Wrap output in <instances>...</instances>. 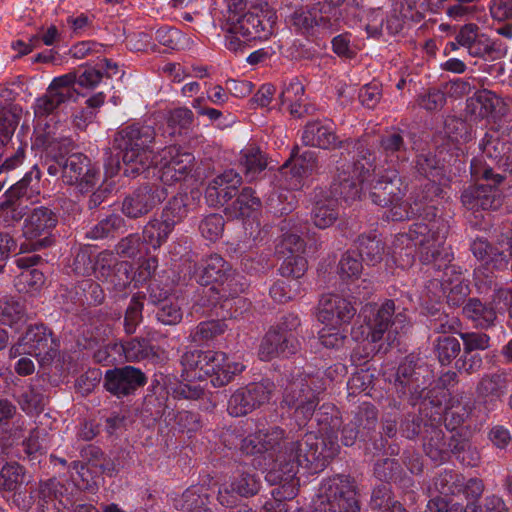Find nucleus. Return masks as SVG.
<instances>
[{"instance_id": "1", "label": "nucleus", "mask_w": 512, "mask_h": 512, "mask_svg": "<svg viewBox=\"0 0 512 512\" xmlns=\"http://www.w3.org/2000/svg\"><path fill=\"white\" fill-rule=\"evenodd\" d=\"M375 159L373 152L361 149L354 162L337 167L332 182L334 192L350 202L359 199L364 188H370L374 204L390 209L405 206L408 185L395 167L385 169L377 165Z\"/></svg>"}, {"instance_id": "2", "label": "nucleus", "mask_w": 512, "mask_h": 512, "mask_svg": "<svg viewBox=\"0 0 512 512\" xmlns=\"http://www.w3.org/2000/svg\"><path fill=\"white\" fill-rule=\"evenodd\" d=\"M340 446L335 437L328 440L319 438L314 432H308L296 441L286 442L277 451L271 470L266 479L273 483L289 482L298 472L299 467L311 473L322 471L328 461L336 456Z\"/></svg>"}, {"instance_id": "3", "label": "nucleus", "mask_w": 512, "mask_h": 512, "mask_svg": "<svg viewBox=\"0 0 512 512\" xmlns=\"http://www.w3.org/2000/svg\"><path fill=\"white\" fill-rule=\"evenodd\" d=\"M448 232L447 221L437 220L431 224L413 223L407 233L397 238V242L403 244L405 241H412L419 247L421 263L433 265L436 270L444 269L440 283L445 280L455 283V279L463 281L464 277L461 267L449 264L453 254L450 248L445 246Z\"/></svg>"}, {"instance_id": "4", "label": "nucleus", "mask_w": 512, "mask_h": 512, "mask_svg": "<svg viewBox=\"0 0 512 512\" xmlns=\"http://www.w3.org/2000/svg\"><path fill=\"white\" fill-rule=\"evenodd\" d=\"M47 156V172L51 176L61 173L62 181L67 185H76L81 193L94 190L101 179L100 170L82 153L65 154L73 148V141L68 137L46 136L43 141Z\"/></svg>"}, {"instance_id": "5", "label": "nucleus", "mask_w": 512, "mask_h": 512, "mask_svg": "<svg viewBox=\"0 0 512 512\" xmlns=\"http://www.w3.org/2000/svg\"><path fill=\"white\" fill-rule=\"evenodd\" d=\"M155 139V128L141 123L125 125L115 133L113 147L122 153L126 176L136 177L153 166Z\"/></svg>"}, {"instance_id": "6", "label": "nucleus", "mask_w": 512, "mask_h": 512, "mask_svg": "<svg viewBox=\"0 0 512 512\" xmlns=\"http://www.w3.org/2000/svg\"><path fill=\"white\" fill-rule=\"evenodd\" d=\"M325 390V383L318 374L293 371L283 392L282 404L294 409V417L299 426H304L312 418L319 404V395Z\"/></svg>"}, {"instance_id": "7", "label": "nucleus", "mask_w": 512, "mask_h": 512, "mask_svg": "<svg viewBox=\"0 0 512 512\" xmlns=\"http://www.w3.org/2000/svg\"><path fill=\"white\" fill-rule=\"evenodd\" d=\"M366 324V338L373 343L383 339L393 342L396 336L405 332L409 327V320L405 311L396 310L394 300L387 299L382 304L368 303L364 305L359 314Z\"/></svg>"}, {"instance_id": "8", "label": "nucleus", "mask_w": 512, "mask_h": 512, "mask_svg": "<svg viewBox=\"0 0 512 512\" xmlns=\"http://www.w3.org/2000/svg\"><path fill=\"white\" fill-rule=\"evenodd\" d=\"M196 281L202 286H210L219 300L234 298L245 290L243 277L236 273L232 266L219 254L208 256L196 272Z\"/></svg>"}, {"instance_id": "9", "label": "nucleus", "mask_w": 512, "mask_h": 512, "mask_svg": "<svg viewBox=\"0 0 512 512\" xmlns=\"http://www.w3.org/2000/svg\"><path fill=\"white\" fill-rule=\"evenodd\" d=\"M356 496V483L350 476L337 475L323 480L313 502V512H359Z\"/></svg>"}, {"instance_id": "10", "label": "nucleus", "mask_w": 512, "mask_h": 512, "mask_svg": "<svg viewBox=\"0 0 512 512\" xmlns=\"http://www.w3.org/2000/svg\"><path fill=\"white\" fill-rule=\"evenodd\" d=\"M57 224L58 215L52 208H33L24 219L22 232L26 242L20 244L19 253L29 254L51 247L55 242L52 232Z\"/></svg>"}, {"instance_id": "11", "label": "nucleus", "mask_w": 512, "mask_h": 512, "mask_svg": "<svg viewBox=\"0 0 512 512\" xmlns=\"http://www.w3.org/2000/svg\"><path fill=\"white\" fill-rule=\"evenodd\" d=\"M439 182L428 181L415 189L410 201L405 206H398L395 209H389L386 212V219L391 221H404L412 216H420L428 222L420 221L419 223L431 224L437 220L446 221L443 218H436L438 199L442 198L443 189Z\"/></svg>"}, {"instance_id": "12", "label": "nucleus", "mask_w": 512, "mask_h": 512, "mask_svg": "<svg viewBox=\"0 0 512 512\" xmlns=\"http://www.w3.org/2000/svg\"><path fill=\"white\" fill-rule=\"evenodd\" d=\"M158 169L159 180L162 186H170L186 179L194 166V156L189 152L181 151L177 146L163 148L154 157V163Z\"/></svg>"}, {"instance_id": "13", "label": "nucleus", "mask_w": 512, "mask_h": 512, "mask_svg": "<svg viewBox=\"0 0 512 512\" xmlns=\"http://www.w3.org/2000/svg\"><path fill=\"white\" fill-rule=\"evenodd\" d=\"M273 390L274 384L268 379L238 388L228 399L229 415L241 417L251 413L270 400Z\"/></svg>"}, {"instance_id": "14", "label": "nucleus", "mask_w": 512, "mask_h": 512, "mask_svg": "<svg viewBox=\"0 0 512 512\" xmlns=\"http://www.w3.org/2000/svg\"><path fill=\"white\" fill-rule=\"evenodd\" d=\"M167 196L168 191L161 184H142L124 198L122 213L131 219L143 217L163 202Z\"/></svg>"}, {"instance_id": "15", "label": "nucleus", "mask_w": 512, "mask_h": 512, "mask_svg": "<svg viewBox=\"0 0 512 512\" xmlns=\"http://www.w3.org/2000/svg\"><path fill=\"white\" fill-rule=\"evenodd\" d=\"M245 365L239 361H230L227 354L221 351H204L200 373L194 377L211 376L214 387H223L229 384L236 375L242 373Z\"/></svg>"}, {"instance_id": "16", "label": "nucleus", "mask_w": 512, "mask_h": 512, "mask_svg": "<svg viewBox=\"0 0 512 512\" xmlns=\"http://www.w3.org/2000/svg\"><path fill=\"white\" fill-rule=\"evenodd\" d=\"M70 76H59L52 80L46 93L37 98L33 109L36 117H47L62 104L75 102L79 96L76 89L71 87Z\"/></svg>"}, {"instance_id": "17", "label": "nucleus", "mask_w": 512, "mask_h": 512, "mask_svg": "<svg viewBox=\"0 0 512 512\" xmlns=\"http://www.w3.org/2000/svg\"><path fill=\"white\" fill-rule=\"evenodd\" d=\"M327 11L323 12L325 17L320 18L319 24L315 27V33L338 31L343 24L352 27L360 22L365 13L361 0H349L342 6H325Z\"/></svg>"}, {"instance_id": "18", "label": "nucleus", "mask_w": 512, "mask_h": 512, "mask_svg": "<svg viewBox=\"0 0 512 512\" xmlns=\"http://www.w3.org/2000/svg\"><path fill=\"white\" fill-rule=\"evenodd\" d=\"M128 267L127 262H119L113 253L105 251L98 254L92 273L102 283L121 291L131 281Z\"/></svg>"}, {"instance_id": "19", "label": "nucleus", "mask_w": 512, "mask_h": 512, "mask_svg": "<svg viewBox=\"0 0 512 512\" xmlns=\"http://www.w3.org/2000/svg\"><path fill=\"white\" fill-rule=\"evenodd\" d=\"M146 383V375L133 366L109 369L104 376V387L117 397L128 396Z\"/></svg>"}, {"instance_id": "20", "label": "nucleus", "mask_w": 512, "mask_h": 512, "mask_svg": "<svg viewBox=\"0 0 512 512\" xmlns=\"http://www.w3.org/2000/svg\"><path fill=\"white\" fill-rule=\"evenodd\" d=\"M260 480L255 473L237 470L230 482L224 483L218 490L217 499L222 506L235 505L237 496L250 497L258 493Z\"/></svg>"}, {"instance_id": "21", "label": "nucleus", "mask_w": 512, "mask_h": 512, "mask_svg": "<svg viewBox=\"0 0 512 512\" xmlns=\"http://www.w3.org/2000/svg\"><path fill=\"white\" fill-rule=\"evenodd\" d=\"M357 309L348 299L337 294L323 295L319 302L318 319L326 326L349 324Z\"/></svg>"}, {"instance_id": "22", "label": "nucleus", "mask_w": 512, "mask_h": 512, "mask_svg": "<svg viewBox=\"0 0 512 512\" xmlns=\"http://www.w3.org/2000/svg\"><path fill=\"white\" fill-rule=\"evenodd\" d=\"M231 31L239 33L245 40H266L273 33L274 21L258 13L247 12L243 15L229 17Z\"/></svg>"}, {"instance_id": "23", "label": "nucleus", "mask_w": 512, "mask_h": 512, "mask_svg": "<svg viewBox=\"0 0 512 512\" xmlns=\"http://www.w3.org/2000/svg\"><path fill=\"white\" fill-rule=\"evenodd\" d=\"M299 349L300 342L295 335L283 334L271 327L260 343L258 354L261 360L270 361L296 354Z\"/></svg>"}, {"instance_id": "24", "label": "nucleus", "mask_w": 512, "mask_h": 512, "mask_svg": "<svg viewBox=\"0 0 512 512\" xmlns=\"http://www.w3.org/2000/svg\"><path fill=\"white\" fill-rule=\"evenodd\" d=\"M242 183V177L234 170H226L213 178L205 191V199L209 206H224L236 195Z\"/></svg>"}, {"instance_id": "25", "label": "nucleus", "mask_w": 512, "mask_h": 512, "mask_svg": "<svg viewBox=\"0 0 512 512\" xmlns=\"http://www.w3.org/2000/svg\"><path fill=\"white\" fill-rule=\"evenodd\" d=\"M338 197L331 186L330 191L318 188L314 191V206L311 211V220L319 229L330 227L338 218Z\"/></svg>"}, {"instance_id": "26", "label": "nucleus", "mask_w": 512, "mask_h": 512, "mask_svg": "<svg viewBox=\"0 0 512 512\" xmlns=\"http://www.w3.org/2000/svg\"><path fill=\"white\" fill-rule=\"evenodd\" d=\"M407 134L403 129L391 127L379 137V152L391 167L409 159V145L405 141Z\"/></svg>"}, {"instance_id": "27", "label": "nucleus", "mask_w": 512, "mask_h": 512, "mask_svg": "<svg viewBox=\"0 0 512 512\" xmlns=\"http://www.w3.org/2000/svg\"><path fill=\"white\" fill-rule=\"evenodd\" d=\"M461 202L466 209L473 212L496 210L502 205L500 190L484 184L466 188L461 194Z\"/></svg>"}, {"instance_id": "28", "label": "nucleus", "mask_w": 512, "mask_h": 512, "mask_svg": "<svg viewBox=\"0 0 512 512\" xmlns=\"http://www.w3.org/2000/svg\"><path fill=\"white\" fill-rule=\"evenodd\" d=\"M301 141L305 146L325 150L344 147L335 134L332 125L320 120L311 121L305 125Z\"/></svg>"}, {"instance_id": "29", "label": "nucleus", "mask_w": 512, "mask_h": 512, "mask_svg": "<svg viewBox=\"0 0 512 512\" xmlns=\"http://www.w3.org/2000/svg\"><path fill=\"white\" fill-rule=\"evenodd\" d=\"M345 0H320L306 8H300L292 14V24L303 34L314 35L315 27L319 20L325 17L327 9L325 6H342Z\"/></svg>"}, {"instance_id": "30", "label": "nucleus", "mask_w": 512, "mask_h": 512, "mask_svg": "<svg viewBox=\"0 0 512 512\" xmlns=\"http://www.w3.org/2000/svg\"><path fill=\"white\" fill-rule=\"evenodd\" d=\"M284 430L280 427H272L267 430H259L245 437L241 442V450L246 454H260L279 450L283 447Z\"/></svg>"}, {"instance_id": "31", "label": "nucleus", "mask_w": 512, "mask_h": 512, "mask_svg": "<svg viewBox=\"0 0 512 512\" xmlns=\"http://www.w3.org/2000/svg\"><path fill=\"white\" fill-rule=\"evenodd\" d=\"M442 417L438 413V419L424 424L423 448L426 455L434 462H444L449 457V445L445 440L444 431L439 423Z\"/></svg>"}, {"instance_id": "32", "label": "nucleus", "mask_w": 512, "mask_h": 512, "mask_svg": "<svg viewBox=\"0 0 512 512\" xmlns=\"http://www.w3.org/2000/svg\"><path fill=\"white\" fill-rule=\"evenodd\" d=\"M22 338L28 348V355L42 359H51L56 355L57 345L43 324L30 326Z\"/></svg>"}, {"instance_id": "33", "label": "nucleus", "mask_w": 512, "mask_h": 512, "mask_svg": "<svg viewBox=\"0 0 512 512\" xmlns=\"http://www.w3.org/2000/svg\"><path fill=\"white\" fill-rule=\"evenodd\" d=\"M279 98L283 105L288 106L290 114L295 118H302L314 110L313 106L307 103L304 85L297 77L284 83Z\"/></svg>"}, {"instance_id": "34", "label": "nucleus", "mask_w": 512, "mask_h": 512, "mask_svg": "<svg viewBox=\"0 0 512 512\" xmlns=\"http://www.w3.org/2000/svg\"><path fill=\"white\" fill-rule=\"evenodd\" d=\"M455 40L467 49L472 57L484 58L493 51V43L490 38L479 32L478 25L468 23L463 25L457 33Z\"/></svg>"}, {"instance_id": "35", "label": "nucleus", "mask_w": 512, "mask_h": 512, "mask_svg": "<svg viewBox=\"0 0 512 512\" xmlns=\"http://www.w3.org/2000/svg\"><path fill=\"white\" fill-rule=\"evenodd\" d=\"M299 146L291 150L290 158L285 162L284 167H290V174L293 182L290 184L293 189H300L303 179L309 177L317 168V157L315 152L305 150L299 154Z\"/></svg>"}, {"instance_id": "36", "label": "nucleus", "mask_w": 512, "mask_h": 512, "mask_svg": "<svg viewBox=\"0 0 512 512\" xmlns=\"http://www.w3.org/2000/svg\"><path fill=\"white\" fill-rule=\"evenodd\" d=\"M508 390V374L497 371L484 374L476 386V393L484 402H494L501 399Z\"/></svg>"}, {"instance_id": "37", "label": "nucleus", "mask_w": 512, "mask_h": 512, "mask_svg": "<svg viewBox=\"0 0 512 512\" xmlns=\"http://www.w3.org/2000/svg\"><path fill=\"white\" fill-rule=\"evenodd\" d=\"M125 358L129 362L151 361L158 363L164 359L163 350L152 345L147 339L133 338L122 345Z\"/></svg>"}, {"instance_id": "38", "label": "nucleus", "mask_w": 512, "mask_h": 512, "mask_svg": "<svg viewBox=\"0 0 512 512\" xmlns=\"http://www.w3.org/2000/svg\"><path fill=\"white\" fill-rule=\"evenodd\" d=\"M268 165V158L258 146L248 145L240 151L239 168L248 181H253Z\"/></svg>"}, {"instance_id": "39", "label": "nucleus", "mask_w": 512, "mask_h": 512, "mask_svg": "<svg viewBox=\"0 0 512 512\" xmlns=\"http://www.w3.org/2000/svg\"><path fill=\"white\" fill-rule=\"evenodd\" d=\"M463 313L480 328L493 326L497 319L496 308L491 303H484L478 298H470L463 307Z\"/></svg>"}, {"instance_id": "40", "label": "nucleus", "mask_w": 512, "mask_h": 512, "mask_svg": "<svg viewBox=\"0 0 512 512\" xmlns=\"http://www.w3.org/2000/svg\"><path fill=\"white\" fill-rule=\"evenodd\" d=\"M174 228L175 226L161 215L159 218H152L142 230L143 241L154 250H157L168 241Z\"/></svg>"}, {"instance_id": "41", "label": "nucleus", "mask_w": 512, "mask_h": 512, "mask_svg": "<svg viewBox=\"0 0 512 512\" xmlns=\"http://www.w3.org/2000/svg\"><path fill=\"white\" fill-rule=\"evenodd\" d=\"M316 420L319 425L321 438L328 440L329 436L338 440V431L342 425V419L338 408L331 403H324L316 413Z\"/></svg>"}, {"instance_id": "42", "label": "nucleus", "mask_w": 512, "mask_h": 512, "mask_svg": "<svg viewBox=\"0 0 512 512\" xmlns=\"http://www.w3.org/2000/svg\"><path fill=\"white\" fill-rule=\"evenodd\" d=\"M415 169L419 174L428 178L429 181L439 182L440 184L450 182L445 166L430 152L416 156Z\"/></svg>"}, {"instance_id": "43", "label": "nucleus", "mask_w": 512, "mask_h": 512, "mask_svg": "<svg viewBox=\"0 0 512 512\" xmlns=\"http://www.w3.org/2000/svg\"><path fill=\"white\" fill-rule=\"evenodd\" d=\"M500 102V98L494 92L482 89L467 100V107L472 115L484 119L495 112Z\"/></svg>"}, {"instance_id": "44", "label": "nucleus", "mask_w": 512, "mask_h": 512, "mask_svg": "<svg viewBox=\"0 0 512 512\" xmlns=\"http://www.w3.org/2000/svg\"><path fill=\"white\" fill-rule=\"evenodd\" d=\"M471 251L478 260L484 262L483 266H491L494 269H502L507 266V256L491 246L485 239L474 240L471 244Z\"/></svg>"}, {"instance_id": "45", "label": "nucleus", "mask_w": 512, "mask_h": 512, "mask_svg": "<svg viewBox=\"0 0 512 512\" xmlns=\"http://www.w3.org/2000/svg\"><path fill=\"white\" fill-rule=\"evenodd\" d=\"M261 206L260 199L254 195L250 187H245L238 194L235 201L225 208V213L231 218L249 217Z\"/></svg>"}, {"instance_id": "46", "label": "nucleus", "mask_w": 512, "mask_h": 512, "mask_svg": "<svg viewBox=\"0 0 512 512\" xmlns=\"http://www.w3.org/2000/svg\"><path fill=\"white\" fill-rule=\"evenodd\" d=\"M193 197L185 192L173 196L161 212V216L176 226L188 215Z\"/></svg>"}, {"instance_id": "47", "label": "nucleus", "mask_w": 512, "mask_h": 512, "mask_svg": "<svg viewBox=\"0 0 512 512\" xmlns=\"http://www.w3.org/2000/svg\"><path fill=\"white\" fill-rule=\"evenodd\" d=\"M357 248L362 260L371 265L381 262L385 251L384 244L376 233L360 235L357 240Z\"/></svg>"}, {"instance_id": "48", "label": "nucleus", "mask_w": 512, "mask_h": 512, "mask_svg": "<svg viewBox=\"0 0 512 512\" xmlns=\"http://www.w3.org/2000/svg\"><path fill=\"white\" fill-rule=\"evenodd\" d=\"M40 179L41 172L35 165L21 180L12 185L7 191L11 192L12 196L15 194L20 195L25 198L26 201L33 203L34 198L40 194Z\"/></svg>"}, {"instance_id": "49", "label": "nucleus", "mask_w": 512, "mask_h": 512, "mask_svg": "<svg viewBox=\"0 0 512 512\" xmlns=\"http://www.w3.org/2000/svg\"><path fill=\"white\" fill-rule=\"evenodd\" d=\"M209 504V496L203 487L192 486L186 489L180 496L173 499V505L177 510L195 512Z\"/></svg>"}, {"instance_id": "50", "label": "nucleus", "mask_w": 512, "mask_h": 512, "mask_svg": "<svg viewBox=\"0 0 512 512\" xmlns=\"http://www.w3.org/2000/svg\"><path fill=\"white\" fill-rule=\"evenodd\" d=\"M26 311L24 304L13 297H4L0 299V323L13 327L14 325L24 323Z\"/></svg>"}, {"instance_id": "51", "label": "nucleus", "mask_w": 512, "mask_h": 512, "mask_svg": "<svg viewBox=\"0 0 512 512\" xmlns=\"http://www.w3.org/2000/svg\"><path fill=\"white\" fill-rule=\"evenodd\" d=\"M431 373L426 370V373L415 376L406 386H402V389L398 391L400 398L406 399L411 405H416L420 400L425 399V394L428 386L431 383Z\"/></svg>"}, {"instance_id": "52", "label": "nucleus", "mask_w": 512, "mask_h": 512, "mask_svg": "<svg viewBox=\"0 0 512 512\" xmlns=\"http://www.w3.org/2000/svg\"><path fill=\"white\" fill-rule=\"evenodd\" d=\"M372 510L384 512H407L403 505L392 498L390 487L381 484L374 488L370 502Z\"/></svg>"}, {"instance_id": "53", "label": "nucleus", "mask_w": 512, "mask_h": 512, "mask_svg": "<svg viewBox=\"0 0 512 512\" xmlns=\"http://www.w3.org/2000/svg\"><path fill=\"white\" fill-rule=\"evenodd\" d=\"M227 330V324L223 320H210L200 322L190 333L194 343H208L221 336Z\"/></svg>"}, {"instance_id": "54", "label": "nucleus", "mask_w": 512, "mask_h": 512, "mask_svg": "<svg viewBox=\"0 0 512 512\" xmlns=\"http://www.w3.org/2000/svg\"><path fill=\"white\" fill-rule=\"evenodd\" d=\"M25 468L17 462L6 463L0 469V490L17 491L24 483Z\"/></svg>"}, {"instance_id": "55", "label": "nucleus", "mask_w": 512, "mask_h": 512, "mask_svg": "<svg viewBox=\"0 0 512 512\" xmlns=\"http://www.w3.org/2000/svg\"><path fill=\"white\" fill-rule=\"evenodd\" d=\"M434 353L441 365H449L460 353L461 345L453 336H439L433 343Z\"/></svg>"}, {"instance_id": "56", "label": "nucleus", "mask_w": 512, "mask_h": 512, "mask_svg": "<svg viewBox=\"0 0 512 512\" xmlns=\"http://www.w3.org/2000/svg\"><path fill=\"white\" fill-rule=\"evenodd\" d=\"M472 412V404L467 401L465 403L459 400H451L450 405L444 413V422L448 430H455L470 416Z\"/></svg>"}, {"instance_id": "57", "label": "nucleus", "mask_w": 512, "mask_h": 512, "mask_svg": "<svg viewBox=\"0 0 512 512\" xmlns=\"http://www.w3.org/2000/svg\"><path fill=\"white\" fill-rule=\"evenodd\" d=\"M124 224L121 216L111 214L105 219L95 224L86 232V237L93 240H99L113 236Z\"/></svg>"}, {"instance_id": "58", "label": "nucleus", "mask_w": 512, "mask_h": 512, "mask_svg": "<svg viewBox=\"0 0 512 512\" xmlns=\"http://www.w3.org/2000/svg\"><path fill=\"white\" fill-rule=\"evenodd\" d=\"M485 486L479 478L466 479L462 477L460 487V494H463L468 501L467 508L470 512H482V508L477 504V501L482 496Z\"/></svg>"}, {"instance_id": "59", "label": "nucleus", "mask_w": 512, "mask_h": 512, "mask_svg": "<svg viewBox=\"0 0 512 512\" xmlns=\"http://www.w3.org/2000/svg\"><path fill=\"white\" fill-rule=\"evenodd\" d=\"M463 475L453 471L444 470L434 479L435 489L442 495H459Z\"/></svg>"}, {"instance_id": "60", "label": "nucleus", "mask_w": 512, "mask_h": 512, "mask_svg": "<svg viewBox=\"0 0 512 512\" xmlns=\"http://www.w3.org/2000/svg\"><path fill=\"white\" fill-rule=\"evenodd\" d=\"M441 291L447 303L453 307L463 304L470 293L468 283L465 280L458 281L457 279H455V283H452L450 280L441 282Z\"/></svg>"}, {"instance_id": "61", "label": "nucleus", "mask_w": 512, "mask_h": 512, "mask_svg": "<svg viewBox=\"0 0 512 512\" xmlns=\"http://www.w3.org/2000/svg\"><path fill=\"white\" fill-rule=\"evenodd\" d=\"M471 176L474 180H484L487 181V185H491L498 189V187L504 182L505 176L499 173H496L493 168L487 165L481 159H473L470 165Z\"/></svg>"}, {"instance_id": "62", "label": "nucleus", "mask_w": 512, "mask_h": 512, "mask_svg": "<svg viewBox=\"0 0 512 512\" xmlns=\"http://www.w3.org/2000/svg\"><path fill=\"white\" fill-rule=\"evenodd\" d=\"M144 298V295L135 294L129 302L124 316V330L127 334L135 333L138 325L142 321Z\"/></svg>"}, {"instance_id": "63", "label": "nucleus", "mask_w": 512, "mask_h": 512, "mask_svg": "<svg viewBox=\"0 0 512 512\" xmlns=\"http://www.w3.org/2000/svg\"><path fill=\"white\" fill-rule=\"evenodd\" d=\"M283 257L278 271L285 278L297 280L302 277L307 270V260L302 254H288Z\"/></svg>"}, {"instance_id": "64", "label": "nucleus", "mask_w": 512, "mask_h": 512, "mask_svg": "<svg viewBox=\"0 0 512 512\" xmlns=\"http://www.w3.org/2000/svg\"><path fill=\"white\" fill-rule=\"evenodd\" d=\"M300 284L297 280H276L269 289L271 298L278 303H286L299 293Z\"/></svg>"}]
</instances>
